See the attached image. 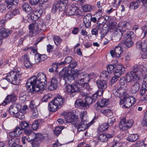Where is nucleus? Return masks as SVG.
Instances as JSON below:
<instances>
[{
  "mask_svg": "<svg viewBox=\"0 0 147 147\" xmlns=\"http://www.w3.org/2000/svg\"><path fill=\"white\" fill-rule=\"evenodd\" d=\"M46 82V76L42 73H39L36 76H32L27 80L26 88L32 94L44 89Z\"/></svg>",
  "mask_w": 147,
  "mask_h": 147,
  "instance_id": "obj_1",
  "label": "nucleus"
},
{
  "mask_svg": "<svg viewBox=\"0 0 147 147\" xmlns=\"http://www.w3.org/2000/svg\"><path fill=\"white\" fill-rule=\"evenodd\" d=\"M76 80L75 83L68 85L67 86V92L71 97H74L76 92H81V90L79 86H81L84 82H89V77L87 74H81L80 76H79Z\"/></svg>",
  "mask_w": 147,
  "mask_h": 147,
  "instance_id": "obj_2",
  "label": "nucleus"
},
{
  "mask_svg": "<svg viewBox=\"0 0 147 147\" xmlns=\"http://www.w3.org/2000/svg\"><path fill=\"white\" fill-rule=\"evenodd\" d=\"M126 80L125 78L122 77L120 79L119 83L115 85L114 89L113 90L112 93L117 97H120L124 93L126 92L125 89L121 86L125 84Z\"/></svg>",
  "mask_w": 147,
  "mask_h": 147,
  "instance_id": "obj_3",
  "label": "nucleus"
},
{
  "mask_svg": "<svg viewBox=\"0 0 147 147\" xmlns=\"http://www.w3.org/2000/svg\"><path fill=\"white\" fill-rule=\"evenodd\" d=\"M62 116L67 123H72L74 126L78 129V117L76 114L69 112H64L62 114Z\"/></svg>",
  "mask_w": 147,
  "mask_h": 147,
  "instance_id": "obj_4",
  "label": "nucleus"
},
{
  "mask_svg": "<svg viewBox=\"0 0 147 147\" xmlns=\"http://www.w3.org/2000/svg\"><path fill=\"white\" fill-rule=\"evenodd\" d=\"M22 73L19 71L16 72L12 71L10 72L6 76V80L9 82L14 84L20 80Z\"/></svg>",
  "mask_w": 147,
  "mask_h": 147,
  "instance_id": "obj_5",
  "label": "nucleus"
},
{
  "mask_svg": "<svg viewBox=\"0 0 147 147\" xmlns=\"http://www.w3.org/2000/svg\"><path fill=\"white\" fill-rule=\"evenodd\" d=\"M87 112L86 111H83L82 112L80 115V117L81 119V121L80 122L79 119L78 120V131H79L84 130L87 127L88 123L86 121V119Z\"/></svg>",
  "mask_w": 147,
  "mask_h": 147,
  "instance_id": "obj_6",
  "label": "nucleus"
},
{
  "mask_svg": "<svg viewBox=\"0 0 147 147\" xmlns=\"http://www.w3.org/2000/svg\"><path fill=\"white\" fill-rule=\"evenodd\" d=\"M92 102H94L91 97H86L85 99L84 102L81 100H76L75 102V105L76 107H82L84 108H86Z\"/></svg>",
  "mask_w": 147,
  "mask_h": 147,
  "instance_id": "obj_7",
  "label": "nucleus"
},
{
  "mask_svg": "<svg viewBox=\"0 0 147 147\" xmlns=\"http://www.w3.org/2000/svg\"><path fill=\"white\" fill-rule=\"evenodd\" d=\"M134 123V121L132 119H129L126 121V118L122 119L120 122L119 127L122 131L127 130L131 127Z\"/></svg>",
  "mask_w": 147,
  "mask_h": 147,
  "instance_id": "obj_8",
  "label": "nucleus"
},
{
  "mask_svg": "<svg viewBox=\"0 0 147 147\" xmlns=\"http://www.w3.org/2000/svg\"><path fill=\"white\" fill-rule=\"evenodd\" d=\"M29 31L28 35L29 37H32L36 36L39 33V26L38 22L30 24L28 26Z\"/></svg>",
  "mask_w": 147,
  "mask_h": 147,
  "instance_id": "obj_9",
  "label": "nucleus"
},
{
  "mask_svg": "<svg viewBox=\"0 0 147 147\" xmlns=\"http://www.w3.org/2000/svg\"><path fill=\"white\" fill-rule=\"evenodd\" d=\"M123 96V98L121 99L119 103L120 105H123V107H124L126 108H129L131 106V103L130 102V100L129 98V95L127 92L124 93L120 97Z\"/></svg>",
  "mask_w": 147,
  "mask_h": 147,
  "instance_id": "obj_10",
  "label": "nucleus"
},
{
  "mask_svg": "<svg viewBox=\"0 0 147 147\" xmlns=\"http://www.w3.org/2000/svg\"><path fill=\"white\" fill-rule=\"evenodd\" d=\"M80 10L76 7L71 6L68 7L65 11V13L67 15H75L77 17L81 16Z\"/></svg>",
  "mask_w": 147,
  "mask_h": 147,
  "instance_id": "obj_11",
  "label": "nucleus"
},
{
  "mask_svg": "<svg viewBox=\"0 0 147 147\" xmlns=\"http://www.w3.org/2000/svg\"><path fill=\"white\" fill-rule=\"evenodd\" d=\"M126 82H131V84L134 82V81L137 80H140L139 76H137L133 72H128L126 75Z\"/></svg>",
  "mask_w": 147,
  "mask_h": 147,
  "instance_id": "obj_12",
  "label": "nucleus"
},
{
  "mask_svg": "<svg viewBox=\"0 0 147 147\" xmlns=\"http://www.w3.org/2000/svg\"><path fill=\"white\" fill-rule=\"evenodd\" d=\"M11 31L8 29L1 28L0 29V45L3 42V39L7 37L11 33Z\"/></svg>",
  "mask_w": 147,
  "mask_h": 147,
  "instance_id": "obj_13",
  "label": "nucleus"
},
{
  "mask_svg": "<svg viewBox=\"0 0 147 147\" xmlns=\"http://www.w3.org/2000/svg\"><path fill=\"white\" fill-rule=\"evenodd\" d=\"M20 61L22 63H23L24 66L27 68L30 67L33 64L30 61L28 55L26 54H24L21 57Z\"/></svg>",
  "mask_w": 147,
  "mask_h": 147,
  "instance_id": "obj_14",
  "label": "nucleus"
},
{
  "mask_svg": "<svg viewBox=\"0 0 147 147\" xmlns=\"http://www.w3.org/2000/svg\"><path fill=\"white\" fill-rule=\"evenodd\" d=\"M65 8L64 5L60 3L56 0L53 6L52 11L53 13H55L58 9H59L60 11H62L65 9Z\"/></svg>",
  "mask_w": 147,
  "mask_h": 147,
  "instance_id": "obj_15",
  "label": "nucleus"
},
{
  "mask_svg": "<svg viewBox=\"0 0 147 147\" xmlns=\"http://www.w3.org/2000/svg\"><path fill=\"white\" fill-rule=\"evenodd\" d=\"M52 101L53 102V103L58 106V107L60 108L65 101V98L60 95H57Z\"/></svg>",
  "mask_w": 147,
  "mask_h": 147,
  "instance_id": "obj_16",
  "label": "nucleus"
},
{
  "mask_svg": "<svg viewBox=\"0 0 147 147\" xmlns=\"http://www.w3.org/2000/svg\"><path fill=\"white\" fill-rule=\"evenodd\" d=\"M8 145L11 147H22L19 144V140L16 138H11L8 141Z\"/></svg>",
  "mask_w": 147,
  "mask_h": 147,
  "instance_id": "obj_17",
  "label": "nucleus"
},
{
  "mask_svg": "<svg viewBox=\"0 0 147 147\" xmlns=\"http://www.w3.org/2000/svg\"><path fill=\"white\" fill-rule=\"evenodd\" d=\"M115 69V71H114V74L118 76H120L125 72L124 67L121 64L118 65Z\"/></svg>",
  "mask_w": 147,
  "mask_h": 147,
  "instance_id": "obj_18",
  "label": "nucleus"
},
{
  "mask_svg": "<svg viewBox=\"0 0 147 147\" xmlns=\"http://www.w3.org/2000/svg\"><path fill=\"white\" fill-rule=\"evenodd\" d=\"M17 99L16 96L14 94L8 95L2 103V105L5 106L7 103L14 102Z\"/></svg>",
  "mask_w": 147,
  "mask_h": 147,
  "instance_id": "obj_19",
  "label": "nucleus"
},
{
  "mask_svg": "<svg viewBox=\"0 0 147 147\" xmlns=\"http://www.w3.org/2000/svg\"><path fill=\"white\" fill-rule=\"evenodd\" d=\"M140 80L136 81L131 84L132 85L131 87L130 91L132 94H135L139 90L140 88V85L139 84Z\"/></svg>",
  "mask_w": 147,
  "mask_h": 147,
  "instance_id": "obj_20",
  "label": "nucleus"
},
{
  "mask_svg": "<svg viewBox=\"0 0 147 147\" xmlns=\"http://www.w3.org/2000/svg\"><path fill=\"white\" fill-rule=\"evenodd\" d=\"M114 136V134L107 133L102 134L99 135L98 140L101 142H104L107 141L108 139L112 138Z\"/></svg>",
  "mask_w": 147,
  "mask_h": 147,
  "instance_id": "obj_21",
  "label": "nucleus"
},
{
  "mask_svg": "<svg viewBox=\"0 0 147 147\" xmlns=\"http://www.w3.org/2000/svg\"><path fill=\"white\" fill-rule=\"evenodd\" d=\"M58 81L57 78L53 77L51 81V84L49 86L48 89L50 91L56 89L57 87Z\"/></svg>",
  "mask_w": 147,
  "mask_h": 147,
  "instance_id": "obj_22",
  "label": "nucleus"
},
{
  "mask_svg": "<svg viewBox=\"0 0 147 147\" xmlns=\"http://www.w3.org/2000/svg\"><path fill=\"white\" fill-rule=\"evenodd\" d=\"M136 44L137 47L141 48L143 52H145L147 51V40H145L143 42L138 41Z\"/></svg>",
  "mask_w": 147,
  "mask_h": 147,
  "instance_id": "obj_23",
  "label": "nucleus"
},
{
  "mask_svg": "<svg viewBox=\"0 0 147 147\" xmlns=\"http://www.w3.org/2000/svg\"><path fill=\"white\" fill-rule=\"evenodd\" d=\"M96 84L99 90L105 91L107 87V82L106 81L98 80L96 81Z\"/></svg>",
  "mask_w": 147,
  "mask_h": 147,
  "instance_id": "obj_24",
  "label": "nucleus"
},
{
  "mask_svg": "<svg viewBox=\"0 0 147 147\" xmlns=\"http://www.w3.org/2000/svg\"><path fill=\"white\" fill-rule=\"evenodd\" d=\"M91 17V15L88 13L83 18V22L85 27L87 28H88L90 26Z\"/></svg>",
  "mask_w": 147,
  "mask_h": 147,
  "instance_id": "obj_25",
  "label": "nucleus"
},
{
  "mask_svg": "<svg viewBox=\"0 0 147 147\" xmlns=\"http://www.w3.org/2000/svg\"><path fill=\"white\" fill-rule=\"evenodd\" d=\"M22 133L20 127H16L14 130L9 134V135L11 137L18 136Z\"/></svg>",
  "mask_w": 147,
  "mask_h": 147,
  "instance_id": "obj_26",
  "label": "nucleus"
},
{
  "mask_svg": "<svg viewBox=\"0 0 147 147\" xmlns=\"http://www.w3.org/2000/svg\"><path fill=\"white\" fill-rule=\"evenodd\" d=\"M109 18V16H107L99 18L97 20V24L103 26L107 22Z\"/></svg>",
  "mask_w": 147,
  "mask_h": 147,
  "instance_id": "obj_27",
  "label": "nucleus"
},
{
  "mask_svg": "<svg viewBox=\"0 0 147 147\" xmlns=\"http://www.w3.org/2000/svg\"><path fill=\"white\" fill-rule=\"evenodd\" d=\"M5 2L7 5V8L11 10V7L13 5H17L18 4V0H5Z\"/></svg>",
  "mask_w": 147,
  "mask_h": 147,
  "instance_id": "obj_28",
  "label": "nucleus"
},
{
  "mask_svg": "<svg viewBox=\"0 0 147 147\" xmlns=\"http://www.w3.org/2000/svg\"><path fill=\"white\" fill-rule=\"evenodd\" d=\"M53 103L52 101L48 104V109L50 112H55L60 108L58 107V106Z\"/></svg>",
  "mask_w": 147,
  "mask_h": 147,
  "instance_id": "obj_29",
  "label": "nucleus"
},
{
  "mask_svg": "<svg viewBox=\"0 0 147 147\" xmlns=\"http://www.w3.org/2000/svg\"><path fill=\"white\" fill-rule=\"evenodd\" d=\"M139 135L137 134H129L127 138V140L130 142H134L136 141L138 138Z\"/></svg>",
  "mask_w": 147,
  "mask_h": 147,
  "instance_id": "obj_30",
  "label": "nucleus"
},
{
  "mask_svg": "<svg viewBox=\"0 0 147 147\" xmlns=\"http://www.w3.org/2000/svg\"><path fill=\"white\" fill-rule=\"evenodd\" d=\"M124 32L122 31V29H117L115 30L113 33L114 36L117 39H119Z\"/></svg>",
  "mask_w": 147,
  "mask_h": 147,
  "instance_id": "obj_31",
  "label": "nucleus"
},
{
  "mask_svg": "<svg viewBox=\"0 0 147 147\" xmlns=\"http://www.w3.org/2000/svg\"><path fill=\"white\" fill-rule=\"evenodd\" d=\"M135 36L134 32L131 31H129L127 33L125 34L124 36L126 39H129L131 40H133L134 39Z\"/></svg>",
  "mask_w": 147,
  "mask_h": 147,
  "instance_id": "obj_32",
  "label": "nucleus"
},
{
  "mask_svg": "<svg viewBox=\"0 0 147 147\" xmlns=\"http://www.w3.org/2000/svg\"><path fill=\"white\" fill-rule=\"evenodd\" d=\"M22 8L24 11L29 14L31 12L32 9L28 4L24 3L22 5Z\"/></svg>",
  "mask_w": 147,
  "mask_h": 147,
  "instance_id": "obj_33",
  "label": "nucleus"
},
{
  "mask_svg": "<svg viewBox=\"0 0 147 147\" xmlns=\"http://www.w3.org/2000/svg\"><path fill=\"white\" fill-rule=\"evenodd\" d=\"M131 29V24L128 22L124 23L121 25V29L123 32H125L126 30Z\"/></svg>",
  "mask_w": 147,
  "mask_h": 147,
  "instance_id": "obj_34",
  "label": "nucleus"
},
{
  "mask_svg": "<svg viewBox=\"0 0 147 147\" xmlns=\"http://www.w3.org/2000/svg\"><path fill=\"white\" fill-rule=\"evenodd\" d=\"M139 3V1H138L131 2L129 6L130 9H137L140 5Z\"/></svg>",
  "mask_w": 147,
  "mask_h": 147,
  "instance_id": "obj_35",
  "label": "nucleus"
},
{
  "mask_svg": "<svg viewBox=\"0 0 147 147\" xmlns=\"http://www.w3.org/2000/svg\"><path fill=\"white\" fill-rule=\"evenodd\" d=\"M47 56L45 54L40 55L39 53L35 55V59H36L38 60V61H43L45 60L47 58Z\"/></svg>",
  "mask_w": 147,
  "mask_h": 147,
  "instance_id": "obj_36",
  "label": "nucleus"
},
{
  "mask_svg": "<svg viewBox=\"0 0 147 147\" xmlns=\"http://www.w3.org/2000/svg\"><path fill=\"white\" fill-rule=\"evenodd\" d=\"M98 106H100V107H102L105 106H106L108 105V100L104 98L100 99L98 102Z\"/></svg>",
  "mask_w": 147,
  "mask_h": 147,
  "instance_id": "obj_37",
  "label": "nucleus"
},
{
  "mask_svg": "<svg viewBox=\"0 0 147 147\" xmlns=\"http://www.w3.org/2000/svg\"><path fill=\"white\" fill-rule=\"evenodd\" d=\"M109 125L107 123H103L100 125L98 128V130L101 132H102L107 130L109 128Z\"/></svg>",
  "mask_w": 147,
  "mask_h": 147,
  "instance_id": "obj_38",
  "label": "nucleus"
},
{
  "mask_svg": "<svg viewBox=\"0 0 147 147\" xmlns=\"http://www.w3.org/2000/svg\"><path fill=\"white\" fill-rule=\"evenodd\" d=\"M69 70L68 67H65L60 72V74L65 79H66V77L69 74L68 72Z\"/></svg>",
  "mask_w": 147,
  "mask_h": 147,
  "instance_id": "obj_39",
  "label": "nucleus"
},
{
  "mask_svg": "<svg viewBox=\"0 0 147 147\" xmlns=\"http://www.w3.org/2000/svg\"><path fill=\"white\" fill-rule=\"evenodd\" d=\"M131 72H133L136 76H138V74L141 73L140 65H135L133 67L132 71Z\"/></svg>",
  "mask_w": 147,
  "mask_h": 147,
  "instance_id": "obj_40",
  "label": "nucleus"
},
{
  "mask_svg": "<svg viewBox=\"0 0 147 147\" xmlns=\"http://www.w3.org/2000/svg\"><path fill=\"white\" fill-rule=\"evenodd\" d=\"M18 109L15 106H11L9 108V112L11 114H15L17 113Z\"/></svg>",
  "mask_w": 147,
  "mask_h": 147,
  "instance_id": "obj_41",
  "label": "nucleus"
},
{
  "mask_svg": "<svg viewBox=\"0 0 147 147\" xmlns=\"http://www.w3.org/2000/svg\"><path fill=\"white\" fill-rule=\"evenodd\" d=\"M121 44H119V46L116 47L114 49L115 51L117 53V58H118L120 57V55L122 53L121 48Z\"/></svg>",
  "mask_w": 147,
  "mask_h": 147,
  "instance_id": "obj_42",
  "label": "nucleus"
},
{
  "mask_svg": "<svg viewBox=\"0 0 147 147\" xmlns=\"http://www.w3.org/2000/svg\"><path fill=\"white\" fill-rule=\"evenodd\" d=\"M20 125L21 131L22 132V130L24 129L25 128L28 127L29 126L28 123L25 121H22L20 124Z\"/></svg>",
  "mask_w": 147,
  "mask_h": 147,
  "instance_id": "obj_43",
  "label": "nucleus"
},
{
  "mask_svg": "<svg viewBox=\"0 0 147 147\" xmlns=\"http://www.w3.org/2000/svg\"><path fill=\"white\" fill-rule=\"evenodd\" d=\"M81 74L83 73L81 72V71L80 70L75 69L72 71L71 74L75 79H76L77 78L79 77V76H80Z\"/></svg>",
  "mask_w": 147,
  "mask_h": 147,
  "instance_id": "obj_44",
  "label": "nucleus"
},
{
  "mask_svg": "<svg viewBox=\"0 0 147 147\" xmlns=\"http://www.w3.org/2000/svg\"><path fill=\"white\" fill-rule=\"evenodd\" d=\"M102 112L105 115L108 117L111 116L113 114L111 110L109 109H107L102 110Z\"/></svg>",
  "mask_w": 147,
  "mask_h": 147,
  "instance_id": "obj_45",
  "label": "nucleus"
},
{
  "mask_svg": "<svg viewBox=\"0 0 147 147\" xmlns=\"http://www.w3.org/2000/svg\"><path fill=\"white\" fill-rule=\"evenodd\" d=\"M53 40L56 45L58 46L60 45L62 40L60 37L58 36H55L54 37Z\"/></svg>",
  "mask_w": 147,
  "mask_h": 147,
  "instance_id": "obj_46",
  "label": "nucleus"
},
{
  "mask_svg": "<svg viewBox=\"0 0 147 147\" xmlns=\"http://www.w3.org/2000/svg\"><path fill=\"white\" fill-rule=\"evenodd\" d=\"M111 73L107 71H103L101 73V76L104 78L105 79H108L110 77V75Z\"/></svg>",
  "mask_w": 147,
  "mask_h": 147,
  "instance_id": "obj_47",
  "label": "nucleus"
},
{
  "mask_svg": "<svg viewBox=\"0 0 147 147\" xmlns=\"http://www.w3.org/2000/svg\"><path fill=\"white\" fill-rule=\"evenodd\" d=\"M72 60V57H67L65 58V61L59 63V65H63L66 64H68L71 62Z\"/></svg>",
  "mask_w": 147,
  "mask_h": 147,
  "instance_id": "obj_48",
  "label": "nucleus"
},
{
  "mask_svg": "<svg viewBox=\"0 0 147 147\" xmlns=\"http://www.w3.org/2000/svg\"><path fill=\"white\" fill-rule=\"evenodd\" d=\"M36 134L34 132L28 136L27 137V139L29 142L35 141Z\"/></svg>",
  "mask_w": 147,
  "mask_h": 147,
  "instance_id": "obj_49",
  "label": "nucleus"
},
{
  "mask_svg": "<svg viewBox=\"0 0 147 147\" xmlns=\"http://www.w3.org/2000/svg\"><path fill=\"white\" fill-rule=\"evenodd\" d=\"M63 129L61 126L57 127L54 131V133L56 136H58L60 134Z\"/></svg>",
  "mask_w": 147,
  "mask_h": 147,
  "instance_id": "obj_50",
  "label": "nucleus"
},
{
  "mask_svg": "<svg viewBox=\"0 0 147 147\" xmlns=\"http://www.w3.org/2000/svg\"><path fill=\"white\" fill-rule=\"evenodd\" d=\"M115 65L112 64H110L108 65L107 67V70L111 74L112 72L114 73V71H115Z\"/></svg>",
  "mask_w": 147,
  "mask_h": 147,
  "instance_id": "obj_51",
  "label": "nucleus"
},
{
  "mask_svg": "<svg viewBox=\"0 0 147 147\" xmlns=\"http://www.w3.org/2000/svg\"><path fill=\"white\" fill-rule=\"evenodd\" d=\"M28 17L34 21L37 20L39 18L36 15V16L34 13H31L29 14Z\"/></svg>",
  "mask_w": 147,
  "mask_h": 147,
  "instance_id": "obj_52",
  "label": "nucleus"
},
{
  "mask_svg": "<svg viewBox=\"0 0 147 147\" xmlns=\"http://www.w3.org/2000/svg\"><path fill=\"white\" fill-rule=\"evenodd\" d=\"M45 139V136H44L43 135L39 133L36 134L35 141L38 142V141H40V140Z\"/></svg>",
  "mask_w": 147,
  "mask_h": 147,
  "instance_id": "obj_53",
  "label": "nucleus"
},
{
  "mask_svg": "<svg viewBox=\"0 0 147 147\" xmlns=\"http://www.w3.org/2000/svg\"><path fill=\"white\" fill-rule=\"evenodd\" d=\"M83 10L86 12L90 11L92 9V8L90 5H86L83 7Z\"/></svg>",
  "mask_w": 147,
  "mask_h": 147,
  "instance_id": "obj_54",
  "label": "nucleus"
},
{
  "mask_svg": "<svg viewBox=\"0 0 147 147\" xmlns=\"http://www.w3.org/2000/svg\"><path fill=\"white\" fill-rule=\"evenodd\" d=\"M6 6L5 5L3 4H0V13H3L5 12L7 9Z\"/></svg>",
  "mask_w": 147,
  "mask_h": 147,
  "instance_id": "obj_55",
  "label": "nucleus"
},
{
  "mask_svg": "<svg viewBox=\"0 0 147 147\" xmlns=\"http://www.w3.org/2000/svg\"><path fill=\"white\" fill-rule=\"evenodd\" d=\"M29 107L30 108L31 111L36 109L35 102L34 100H32L31 101L29 105Z\"/></svg>",
  "mask_w": 147,
  "mask_h": 147,
  "instance_id": "obj_56",
  "label": "nucleus"
},
{
  "mask_svg": "<svg viewBox=\"0 0 147 147\" xmlns=\"http://www.w3.org/2000/svg\"><path fill=\"white\" fill-rule=\"evenodd\" d=\"M142 124L143 126L147 127V112H146L143 119L142 122Z\"/></svg>",
  "mask_w": 147,
  "mask_h": 147,
  "instance_id": "obj_57",
  "label": "nucleus"
},
{
  "mask_svg": "<svg viewBox=\"0 0 147 147\" xmlns=\"http://www.w3.org/2000/svg\"><path fill=\"white\" fill-rule=\"evenodd\" d=\"M133 41V40L127 39L125 42L126 46L129 48L131 47L134 44Z\"/></svg>",
  "mask_w": 147,
  "mask_h": 147,
  "instance_id": "obj_58",
  "label": "nucleus"
},
{
  "mask_svg": "<svg viewBox=\"0 0 147 147\" xmlns=\"http://www.w3.org/2000/svg\"><path fill=\"white\" fill-rule=\"evenodd\" d=\"M51 98V97L50 96V94H45L43 96L41 100L43 102H46L47 101L48 99Z\"/></svg>",
  "mask_w": 147,
  "mask_h": 147,
  "instance_id": "obj_59",
  "label": "nucleus"
},
{
  "mask_svg": "<svg viewBox=\"0 0 147 147\" xmlns=\"http://www.w3.org/2000/svg\"><path fill=\"white\" fill-rule=\"evenodd\" d=\"M43 13V10L41 9H39L34 11V13L35 15L38 18H39L41 16V15Z\"/></svg>",
  "mask_w": 147,
  "mask_h": 147,
  "instance_id": "obj_60",
  "label": "nucleus"
},
{
  "mask_svg": "<svg viewBox=\"0 0 147 147\" xmlns=\"http://www.w3.org/2000/svg\"><path fill=\"white\" fill-rule=\"evenodd\" d=\"M116 122V119L114 117H113L111 118H109L108 119V123L110 124V125H112Z\"/></svg>",
  "mask_w": 147,
  "mask_h": 147,
  "instance_id": "obj_61",
  "label": "nucleus"
},
{
  "mask_svg": "<svg viewBox=\"0 0 147 147\" xmlns=\"http://www.w3.org/2000/svg\"><path fill=\"white\" fill-rule=\"evenodd\" d=\"M146 91L147 92L146 89L143 86L140 89V95L141 96H144V94L146 92Z\"/></svg>",
  "mask_w": 147,
  "mask_h": 147,
  "instance_id": "obj_62",
  "label": "nucleus"
},
{
  "mask_svg": "<svg viewBox=\"0 0 147 147\" xmlns=\"http://www.w3.org/2000/svg\"><path fill=\"white\" fill-rule=\"evenodd\" d=\"M88 82H86L82 84L81 86L82 88L84 89H86V90H88L90 88V86Z\"/></svg>",
  "mask_w": 147,
  "mask_h": 147,
  "instance_id": "obj_63",
  "label": "nucleus"
},
{
  "mask_svg": "<svg viewBox=\"0 0 147 147\" xmlns=\"http://www.w3.org/2000/svg\"><path fill=\"white\" fill-rule=\"evenodd\" d=\"M51 66L55 72H57V69L59 67L58 63L55 62L52 63Z\"/></svg>",
  "mask_w": 147,
  "mask_h": 147,
  "instance_id": "obj_64",
  "label": "nucleus"
}]
</instances>
